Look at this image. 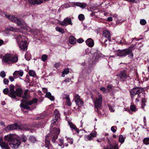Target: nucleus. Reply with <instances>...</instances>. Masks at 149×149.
Returning a JSON list of instances; mask_svg holds the SVG:
<instances>
[{
  "mask_svg": "<svg viewBox=\"0 0 149 149\" xmlns=\"http://www.w3.org/2000/svg\"><path fill=\"white\" fill-rule=\"evenodd\" d=\"M146 21L144 19H141L140 21V24L142 25H144L146 24Z\"/></svg>",
  "mask_w": 149,
  "mask_h": 149,
  "instance_id": "c03bdc74",
  "label": "nucleus"
},
{
  "mask_svg": "<svg viewBox=\"0 0 149 149\" xmlns=\"http://www.w3.org/2000/svg\"><path fill=\"white\" fill-rule=\"evenodd\" d=\"M56 30L62 33H64V29H62L59 26H56L55 28Z\"/></svg>",
  "mask_w": 149,
  "mask_h": 149,
  "instance_id": "f704fd0d",
  "label": "nucleus"
},
{
  "mask_svg": "<svg viewBox=\"0 0 149 149\" xmlns=\"http://www.w3.org/2000/svg\"><path fill=\"white\" fill-rule=\"evenodd\" d=\"M133 47H132L123 49H118L114 51L115 55L120 57H124L128 55V57L131 59L133 58L134 55L132 51Z\"/></svg>",
  "mask_w": 149,
  "mask_h": 149,
  "instance_id": "7ed1b4c3",
  "label": "nucleus"
},
{
  "mask_svg": "<svg viewBox=\"0 0 149 149\" xmlns=\"http://www.w3.org/2000/svg\"><path fill=\"white\" fill-rule=\"evenodd\" d=\"M0 75L3 78L4 77L6 76V74L4 71H2L0 73Z\"/></svg>",
  "mask_w": 149,
  "mask_h": 149,
  "instance_id": "09e8293b",
  "label": "nucleus"
},
{
  "mask_svg": "<svg viewBox=\"0 0 149 149\" xmlns=\"http://www.w3.org/2000/svg\"><path fill=\"white\" fill-rule=\"evenodd\" d=\"M29 140L32 143H34L36 141V137L34 136H31L29 138Z\"/></svg>",
  "mask_w": 149,
  "mask_h": 149,
  "instance_id": "79ce46f5",
  "label": "nucleus"
},
{
  "mask_svg": "<svg viewBox=\"0 0 149 149\" xmlns=\"http://www.w3.org/2000/svg\"><path fill=\"white\" fill-rule=\"evenodd\" d=\"M78 18L79 20L81 21H83L85 19L84 15L83 14H80L79 15Z\"/></svg>",
  "mask_w": 149,
  "mask_h": 149,
  "instance_id": "e433bc0d",
  "label": "nucleus"
},
{
  "mask_svg": "<svg viewBox=\"0 0 149 149\" xmlns=\"http://www.w3.org/2000/svg\"><path fill=\"white\" fill-rule=\"evenodd\" d=\"M27 43V41L25 40L19 42L18 45L20 49L24 51H26L28 47Z\"/></svg>",
  "mask_w": 149,
  "mask_h": 149,
  "instance_id": "9d476101",
  "label": "nucleus"
},
{
  "mask_svg": "<svg viewBox=\"0 0 149 149\" xmlns=\"http://www.w3.org/2000/svg\"><path fill=\"white\" fill-rule=\"evenodd\" d=\"M51 135H50V133L49 134H48L46 137L45 139V146L46 148H50L52 146V145L50 144L49 141L48 139V138L49 137H50L51 139H52V138H51Z\"/></svg>",
  "mask_w": 149,
  "mask_h": 149,
  "instance_id": "4468645a",
  "label": "nucleus"
},
{
  "mask_svg": "<svg viewBox=\"0 0 149 149\" xmlns=\"http://www.w3.org/2000/svg\"><path fill=\"white\" fill-rule=\"evenodd\" d=\"M130 109L131 111L135 112L136 109V107L134 104H132L130 106Z\"/></svg>",
  "mask_w": 149,
  "mask_h": 149,
  "instance_id": "58836bf2",
  "label": "nucleus"
},
{
  "mask_svg": "<svg viewBox=\"0 0 149 149\" xmlns=\"http://www.w3.org/2000/svg\"><path fill=\"white\" fill-rule=\"evenodd\" d=\"M135 0H125V1H126L128 2H130V3L132 2L134 3V2Z\"/></svg>",
  "mask_w": 149,
  "mask_h": 149,
  "instance_id": "774afa93",
  "label": "nucleus"
},
{
  "mask_svg": "<svg viewBox=\"0 0 149 149\" xmlns=\"http://www.w3.org/2000/svg\"><path fill=\"white\" fill-rule=\"evenodd\" d=\"M21 144L19 140L15 139L13 141L10 142L9 145L10 146L13 148H17Z\"/></svg>",
  "mask_w": 149,
  "mask_h": 149,
  "instance_id": "6e6552de",
  "label": "nucleus"
},
{
  "mask_svg": "<svg viewBox=\"0 0 149 149\" xmlns=\"http://www.w3.org/2000/svg\"><path fill=\"white\" fill-rule=\"evenodd\" d=\"M63 97L64 99H65L66 100V102L67 105L69 106H71V103L70 101L69 95L67 94H64L63 95Z\"/></svg>",
  "mask_w": 149,
  "mask_h": 149,
  "instance_id": "cd10ccee",
  "label": "nucleus"
},
{
  "mask_svg": "<svg viewBox=\"0 0 149 149\" xmlns=\"http://www.w3.org/2000/svg\"><path fill=\"white\" fill-rule=\"evenodd\" d=\"M125 139L122 135H120L119 136V141L121 143H124Z\"/></svg>",
  "mask_w": 149,
  "mask_h": 149,
  "instance_id": "ea45409f",
  "label": "nucleus"
},
{
  "mask_svg": "<svg viewBox=\"0 0 149 149\" xmlns=\"http://www.w3.org/2000/svg\"><path fill=\"white\" fill-rule=\"evenodd\" d=\"M117 129V127L116 126H112L111 127V130L113 133H115L116 132Z\"/></svg>",
  "mask_w": 149,
  "mask_h": 149,
  "instance_id": "49530a36",
  "label": "nucleus"
},
{
  "mask_svg": "<svg viewBox=\"0 0 149 149\" xmlns=\"http://www.w3.org/2000/svg\"><path fill=\"white\" fill-rule=\"evenodd\" d=\"M84 41V40L82 38H79L77 40V42L79 43H82Z\"/></svg>",
  "mask_w": 149,
  "mask_h": 149,
  "instance_id": "603ef678",
  "label": "nucleus"
},
{
  "mask_svg": "<svg viewBox=\"0 0 149 149\" xmlns=\"http://www.w3.org/2000/svg\"><path fill=\"white\" fill-rule=\"evenodd\" d=\"M7 129L8 130H12L15 129L20 130L21 129V126L17 123H14L7 127Z\"/></svg>",
  "mask_w": 149,
  "mask_h": 149,
  "instance_id": "f8f14e48",
  "label": "nucleus"
},
{
  "mask_svg": "<svg viewBox=\"0 0 149 149\" xmlns=\"http://www.w3.org/2000/svg\"><path fill=\"white\" fill-rule=\"evenodd\" d=\"M75 100L76 99V100H78V99H80V96H79V95L78 94H76L75 96Z\"/></svg>",
  "mask_w": 149,
  "mask_h": 149,
  "instance_id": "e2e57ef3",
  "label": "nucleus"
},
{
  "mask_svg": "<svg viewBox=\"0 0 149 149\" xmlns=\"http://www.w3.org/2000/svg\"><path fill=\"white\" fill-rule=\"evenodd\" d=\"M3 93L5 95H8L10 97L9 95L10 93V90H9L8 88H7L4 89L3 91Z\"/></svg>",
  "mask_w": 149,
  "mask_h": 149,
  "instance_id": "c9c22d12",
  "label": "nucleus"
},
{
  "mask_svg": "<svg viewBox=\"0 0 149 149\" xmlns=\"http://www.w3.org/2000/svg\"><path fill=\"white\" fill-rule=\"evenodd\" d=\"M8 29H9V30L10 31H12L13 32H15V28L13 27H10Z\"/></svg>",
  "mask_w": 149,
  "mask_h": 149,
  "instance_id": "bf43d9fd",
  "label": "nucleus"
},
{
  "mask_svg": "<svg viewBox=\"0 0 149 149\" xmlns=\"http://www.w3.org/2000/svg\"><path fill=\"white\" fill-rule=\"evenodd\" d=\"M44 118V116L43 115H41L37 118V119L39 120H40L41 119L43 118Z\"/></svg>",
  "mask_w": 149,
  "mask_h": 149,
  "instance_id": "5fc2aeb1",
  "label": "nucleus"
},
{
  "mask_svg": "<svg viewBox=\"0 0 149 149\" xmlns=\"http://www.w3.org/2000/svg\"><path fill=\"white\" fill-rule=\"evenodd\" d=\"M38 101V100L36 98H34L33 100L28 101L22 100L21 102H23L21 103L20 106L21 107L23 108L24 109L31 111L32 109L29 107V105H31L33 104L37 103Z\"/></svg>",
  "mask_w": 149,
  "mask_h": 149,
  "instance_id": "20e7f679",
  "label": "nucleus"
},
{
  "mask_svg": "<svg viewBox=\"0 0 149 149\" xmlns=\"http://www.w3.org/2000/svg\"><path fill=\"white\" fill-rule=\"evenodd\" d=\"M29 74L30 76L32 77H34L35 75L36 74L35 72L32 70H30L29 72Z\"/></svg>",
  "mask_w": 149,
  "mask_h": 149,
  "instance_id": "a18cd8bd",
  "label": "nucleus"
},
{
  "mask_svg": "<svg viewBox=\"0 0 149 149\" xmlns=\"http://www.w3.org/2000/svg\"><path fill=\"white\" fill-rule=\"evenodd\" d=\"M10 20L12 22L16 23L18 25L21 26L22 25V22L20 20L14 16H11Z\"/></svg>",
  "mask_w": 149,
  "mask_h": 149,
  "instance_id": "ddd939ff",
  "label": "nucleus"
},
{
  "mask_svg": "<svg viewBox=\"0 0 149 149\" xmlns=\"http://www.w3.org/2000/svg\"><path fill=\"white\" fill-rule=\"evenodd\" d=\"M109 146L110 149H118V146L117 145L113 146L111 144H110Z\"/></svg>",
  "mask_w": 149,
  "mask_h": 149,
  "instance_id": "a19ab883",
  "label": "nucleus"
},
{
  "mask_svg": "<svg viewBox=\"0 0 149 149\" xmlns=\"http://www.w3.org/2000/svg\"><path fill=\"white\" fill-rule=\"evenodd\" d=\"M102 35L103 37L107 38L109 41H111V34L109 31L107 30H104Z\"/></svg>",
  "mask_w": 149,
  "mask_h": 149,
  "instance_id": "f3484780",
  "label": "nucleus"
},
{
  "mask_svg": "<svg viewBox=\"0 0 149 149\" xmlns=\"http://www.w3.org/2000/svg\"><path fill=\"white\" fill-rule=\"evenodd\" d=\"M15 78H14V76L12 77V76H10L9 77V79L10 81L11 82L13 81H14Z\"/></svg>",
  "mask_w": 149,
  "mask_h": 149,
  "instance_id": "680f3d73",
  "label": "nucleus"
},
{
  "mask_svg": "<svg viewBox=\"0 0 149 149\" xmlns=\"http://www.w3.org/2000/svg\"><path fill=\"white\" fill-rule=\"evenodd\" d=\"M125 110L126 111H127V112L129 113L130 114H132V112L131 111L129 108H124Z\"/></svg>",
  "mask_w": 149,
  "mask_h": 149,
  "instance_id": "4d7b16f0",
  "label": "nucleus"
},
{
  "mask_svg": "<svg viewBox=\"0 0 149 149\" xmlns=\"http://www.w3.org/2000/svg\"><path fill=\"white\" fill-rule=\"evenodd\" d=\"M69 41L70 44L74 45L75 44L76 42V39L73 36H70L69 38Z\"/></svg>",
  "mask_w": 149,
  "mask_h": 149,
  "instance_id": "5701e85b",
  "label": "nucleus"
},
{
  "mask_svg": "<svg viewBox=\"0 0 149 149\" xmlns=\"http://www.w3.org/2000/svg\"><path fill=\"white\" fill-rule=\"evenodd\" d=\"M60 113L59 111L56 109L54 112V117L53 118H55L56 119V121L58 120V118L60 116Z\"/></svg>",
  "mask_w": 149,
  "mask_h": 149,
  "instance_id": "a878e982",
  "label": "nucleus"
},
{
  "mask_svg": "<svg viewBox=\"0 0 149 149\" xmlns=\"http://www.w3.org/2000/svg\"><path fill=\"white\" fill-rule=\"evenodd\" d=\"M71 80L69 78H67L66 79H65L64 81H63V82H65L66 83L69 82H70V81Z\"/></svg>",
  "mask_w": 149,
  "mask_h": 149,
  "instance_id": "052dcab7",
  "label": "nucleus"
},
{
  "mask_svg": "<svg viewBox=\"0 0 149 149\" xmlns=\"http://www.w3.org/2000/svg\"><path fill=\"white\" fill-rule=\"evenodd\" d=\"M107 20L109 22H111L113 20V18L111 17H109L107 18Z\"/></svg>",
  "mask_w": 149,
  "mask_h": 149,
  "instance_id": "0e129e2a",
  "label": "nucleus"
},
{
  "mask_svg": "<svg viewBox=\"0 0 149 149\" xmlns=\"http://www.w3.org/2000/svg\"><path fill=\"white\" fill-rule=\"evenodd\" d=\"M45 97L49 98L51 101H54V97L52 95L50 92H47Z\"/></svg>",
  "mask_w": 149,
  "mask_h": 149,
  "instance_id": "c85d7f7f",
  "label": "nucleus"
},
{
  "mask_svg": "<svg viewBox=\"0 0 149 149\" xmlns=\"http://www.w3.org/2000/svg\"><path fill=\"white\" fill-rule=\"evenodd\" d=\"M147 101L145 97L142 98L141 101V108L144 109V107L146 105V102Z\"/></svg>",
  "mask_w": 149,
  "mask_h": 149,
  "instance_id": "c756f323",
  "label": "nucleus"
},
{
  "mask_svg": "<svg viewBox=\"0 0 149 149\" xmlns=\"http://www.w3.org/2000/svg\"><path fill=\"white\" fill-rule=\"evenodd\" d=\"M9 82L8 80V79L4 78L3 79V82L6 85H7Z\"/></svg>",
  "mask_w": 149,
  "mask_h": 149,
  "instance_id": "3c124183",
  "label": "nucleus"
},
{
  "mask_svg": "<svg viewBox=\"0 0 149 149\" xmlns=\"http://www.w3.org/2000/svg\"><path fill=\"white\" fill-rule=\"evenodd\" d=\"M144 88L142 87L135 86L130 91V95L132 100L133 99V97L136 95L140 94L141 93H145Z\"/></svg>",
  "mask_w": 149,
  "mask_h": 149,
  "instance_id": "423d86ee",
  "label": "nucleus"
},
{
  "mask_svg": "<svg viewBox=\"0 0 149 149\" xmlns=\"http://www.w3.org/2000/svg\"><path fill=\"white\" fill-rule=\"evenodd\" d=\"M19 139H20V140H19V141L21 143V142H25L27 140V138L26 137V136L23 134V135H22L20 138H19Z\"/></svg>",
  "mask_w": 149,
  "mask_h": 149,
  "instance_id": "7c9ffc66",
  "label": "nucleus"
},
{
  "mask_svg": "<svg viewBox=\"0 0 149 149\" xmlns=\"http://www.w3.org/2000/svg\"><path fill=\"white\" fill-rule=\"evenodd\" d=\"M143 143L146 145L149 144V138H145L143 140Z\"/></svg>",
  "mask_w": 149,
  "mask_h": 149,
  "instance_id": "4c0bfd02",
  "label": "nucleus"
},
{
  "mask_svg": "<svg viewBox=\"0 0 149 149\" xmlns=\"http://www.w3.org/2000/svg\"><path fill=\"white\" fill-rule=\"evenodd\" d=\"M97 135V132L95 131L93 133H91L89 135L85 136V139L86 141L91 140L93 137H96Z\"/></svg>",
  "mask_w": 149,
  "mask_h": 149,
  "instance_id": "2eb2a0df",
  "label": "nucleus"
},
{
  "mask_svg": "<svg viewBox=\"0 0 149 149\" xmlns=\"http://www.w3.org/2000/svg\"><path fill=\"white\" fill-rule=\"evenodd\" d=\"M42 125V123L41 122L34 123H33V126L38 128L41 127Z\"/></svg>",
  "mask_w": 149,
  "mask_h": 149,
  "instance_id": "2f4dec72",
  "label": "nucleus"
},
{
  "mask_svg": "<svg viewBox=\"0 0 149 149\" xmlns=\"http://www.w3.org/2000/svg\"><path fill=\"white\" fill-rule=\"evenodd\" d=\"M73 4L74 6L79 7L82 9L84 8L87 6V4L84 3L74 2Z\"/></svg>",
  "mask_w": 149,
  "mask_h": 149,
  "instance_id": "4be33fe9",
  "label": "nucleus"
},
{
  "mask_svg": "<svg viewBox=\"0 0 149 149\" xmlns=\"http://www.w3.org/2000/svg\"><path fill=\"white\" fill-rule=\"evenodd\" d=\"M86 43L87 45L89 47H92L94 44L93 40L91 38H89L86 41Z\"/></svg>",
  "mask_w": 149,
  "mask_h": 149,
  "instance_id": "6ab92c4d",
  "label": "nucleus"
},
{
  "mask_svg": "<svg viewBox=\"0 0 149 149\" xmlns=\"http://www.w3.org/2000/svg\"><path fill=\"white\" fill-rule=\"evenodd\" d=\"M9 88L10 97L13 100H19V98L17 97H21L22 94L23 93V91L21 86L18 84H16L15 86L11 84L9 86Z\"/></svg>",
  "mask_w": 149,
  "mask_h": 149,
  "instance_id": "f257e3e1",
  "label": "nucleus"
},
{
  "mask_svg": "<svg viewBox=\"0 0 149 149\" xmlns=\"http://www.w3.org/2000/svg\"><path fill=\"white\" fill-rule=\"evenodd\" d=\"M29 4L32 5L39 4L42 2V0H28Z\"/></svg>",
  "mask_w": 149,
  "mask_h": 149,
  "instance_id": "412c9836",
  "label": "nucleus"
},
{
  "mask_svg": "<svg viewBox=\"0 0 149 149\" xmlns=\"http://www.w3.org/2000/svg\"><path fill=\"white\" fill-rule=\"evenodd\" d=\"M4 44L3 41L1 39H0V46H1L3 44Z\"/></svg>",
  "mask_w": 149,
  "mask_h": 149,
  "instance_id": "69168bd1",
  "label": "nucleus"
},
{
  "mask_svg": "<svg viewBox=\"0 0 149 149\" xmlns=\"http://www.w3.org/2000/svg\"><path fill=\"white\" fill-rule=\"evenodd\" d=\"M15 139L13 138L12 135L11 134L6 136L4 137L5 140L7 141L8 142H11Z\"/></svg>",
  "mask_w": 149,
  "mask_h": 149,
  "instance_id": "b1692460",
  "label": "nucleus"
},
{
  "mask_svg": "<svg viewBox=\"0 0 149 149\" xmlns=\"http://www.w3.org/2000/svg\"><path fill=\"white\" fill-rule=\"evenodd\" d=\"M29 91V89H27L25 90L24 92L23 91V95L22 94V97H21L22 98V100H28L29 97V95H28V92Z\"/></svg>",
  "mask_w": 149,
  "mask_h": 149,
  "instance_id": "a211bd4d",
  "label": "nucleus"
},
{
  "mask_svg": "<svg viewBox=\"0 0 149 149\" xmlns=\"http://www.w3.org/2000/svg\"><path fill=\"white\" fill-rule=\"evenodd\" d=\"M0 146L2 149H10L8 143L6 142H2V143H0Z\"/></svg>",
  "mask_w": 149,
  "mask_h": 149,
  "instance_id": "393cba45",
  "label": "nucleus"
},
{
  "mask_svg": "<svg viewBox=\"0 0 149 149\" xmlns=\"http://www.w3.org/2000/svg\"><path fill=\"white\" fill-rule=\"evenodd\" d=\"M75 103L78 106L79 105V103H80V104L81 105H83L84 104L82 100L80 99H78V100H75Z\"/></svg>",
  "mask_w": 149,
  "mask_h": 149,
  "instance_id": "72a5a7b5",
  "label": "nucleus"
},
{
  "mask_svg": "<svg viewBox=\"0 0 149 149\" xmlns=\"http://www.w3.org/2000/svg\"><path fill=\"white\" fill-rule=\"evenodd\" d=\"M24 74L23 71L21 70H19V71H15L13 73L14 77L15 79H16L20 77H22Z\"/></svg>",
  "mask_w": 149,
  "mask_h": 149,
  "instance_id": "dca6fc26",
  "label": "nucleus"
},
{
  "mask_svg": "<svg viewBox=\"0 0 149 149\" xmlns=\"http://www.w3.org/2000/svg\"><path fill=\"white\" fill-rule=\"evenodd\" d=\"M60 65V63H58L55 64L54 65V67L56 69L59 68Z\"/></svg>",
  "mask_w": 149,
  "mask_h": 149,
  "instance_id": "864d4df0",
  "label": "nucleus"
},
{
  "mask_svg": "<svg viewBox=\"0 0 149 149\" xmlns=\"http://www.w3.org/2000/svg\"><path fill=\"white\" fill-rule=\"evenodd\" d=\"M5 16L7 18H8L9 19H10V18H11V16L9 15H7V14L5 15Z\"/></svg>",
  "mask_w": 149,
  "mask_h": 149,
  "instance_id": "338daca9",
  "label": "nucleus"
},
{
  "mask_svg": "<svg viewBox=\"0 0 149 149\" xmlns=\"http://www.w3.org/2000/svg\"><path fill=\"white\" fill-rule=\"evenodd\" d=\"M100 89L102 91H103L104 93H107V92H106V89L104 87H102L101 88H100Z\"/></svg>",
  "mask_w": 149,
  "mask_h": 149,
  "instance_id": "6e6d98bb",
  "label": "nucleus"
},
{
  "mask_svg": "<svg viewBox=\"0 0 149 149\" xmlns=\"http://www.w3.org/2000/svg\"><path fill=\"white\" fill-rule=\"evenodd\" d=\"M118 76L119 80L122 82L126 81L127 77H129V75L127 74V71L126 70L120 71Z\"/></svg>",
  "mask_w": 149,
  "mask_h": 149,
  "instance_id": "0eeeda50",
  "label": "nucleus"
},
{
  "mask_svg": "<svg viewBox=\"0 0 149 149\" xmlns=\"http://www.w3.org/2000/svg\"><path fill=\"white\" fill-rule=\"evenodd\" d=\"M69 124L70 127L72 130H74L77 133H79V129L77 128L75 125L71 122L69 123Z\"/></svg>",
  "mask_w": 149,
  "mask_h": 149,
  "instance_id": "bb28decb",
  "label": "nucleus"
},
{
  "mask_svg": "<svg viewBox=\"0 0 149 149\" xmlns=\"http://www.w3.org/2000/svg\"><path fill=\"white\" fill-rule=\"evenodd\" d=\"M56 120L55 118H53L51 121V126L53 127L50 133L51 138H52V141L53 143H55L56 140L57 139L60 132V130L58 128L59 126L58 125V120L56 121Z\"/></svg>",
  "mask_w": 149,
  "mask_h": 149,
  "instance_id": "f03ea898",
  "label": "nucleus"
},
{
  "mask_svg": "<svg viewBox=\"0 0 149 149\" xmlns=\"http://www.w3.org/2000/svg\"><path fill=\"white\" fill-rule=\"evenodd\" d=\"M102 97L101 95H98V98L96 99L95 102V107L97 109H98L101 105L102 102Z\"/></svg>",
  "mask_w": 149,
  "mask_h": 149,
  "instance_id": "1a4fd4ad",
  "label": "nucleus"
},
{
  "mask_svg": "<svg viewBox=\"0 0 149 149\" xmlns=\"http://www.w3.org/2000/svg\"><path fill=\"white\" fill-rule=\"evenodd\" d=\"M69 70L68 68H65L63 72L65 74H68L69 73Z\"/></svg>",
  "mask_w": 149,
  "mask_h": 149,
  "instance_id": "de8ad7c7",
  "label": "nucleus"
},
{
  "mask_svg": "<svg viewBox=\"0 0 149 149\" xmlns=\"http://www.w3.org/2000/svg\"><path fill=\"white\" fill-rule=\"evenodd\" d=\"M59 24L63 26H66L68 24L72 25L71 18L68 17L65 18L62 22L59 23Z\"/></svg>",
  "mask_w": 149,
  "mask_h": 149,
  "instance_id": "9b49d317",
  "label": "nucleus"
},
{
  "mask_svg": "<svg viewBox=\"0 0 149 149\" xmlns=\"http://www.w3.org/2000/svg\"><path fill=\"white\" fill-rule=\"evenodd\" d=\"M112 86L111 85H109L107 86V88L108 90V92H109L110 91V89H112Z\"/></svg>",
  "mask_w": 149,
  "mask_h": 149,
  "instance_id": "8fccbe9b",
  "label": "nucleus"
},
{
  "mask_svg": "<svg viewBox=\"0 0 149 149\" xmlns=\"http://www.w3.org/2000/svg\"><path fill=\"white\" fill-rule=\"evenodd\" d=\"M41 58L42 60L43 61H45L47 59V56L46 55L43 54Z\"/></svg>",
  "mask_w": 149,
  "mask_h": 149,
  "instance_id": "37998d69",
  "label": "nucleus"
},
{
  "mask_svg": "<svg viewBox=\"0 0 149 149\" xmlns=\"http://www.w3.org/2000/svg\"><path fill=\"white\" fill-rule=\"evenodd\" d=\"M18 57L17 56H12L10 54H6L3 57V61L4 62L10 64L16 63L18 61Z\"/></svg>",
  "mask_w": 149,
  "mask_h": 149,
  "instance_id": "39448f33",
  "label": "nucleus"
},
{
  "mask_svg": "<svg viewBox=\"0 0 149 149\" xmlns=\"http://www.w3.org/2000/svg\"><path fill=\"white\" fill-rule=\"evenodd\" d=\"M31 130V128H29L28 126L27 125H22L21 126V129L20 130H25V131H29Z\"/></svg>",
  "mask_w": 149,
  "mask_h": 149,
  "instance_id": "473e14b6",
  "label": "nucleus"
},
{
  "mask_svg": "<svg viewBox=\"0 0 149 149\" xmlns=\"http://www.w3.org/2000/svg\"><path fill=\"white\" fill-rule=\"evenodd\" d=\"M91 51L89 49H86L85 51V53L86 54H88Z\"/></svg>",
  "mask_w": 149,
  "mask_h": 149,
  "instance_id": "13d9d810",
  "label": "nucleus"
},
{
  "mask_svg": "<svg viewBox=\"0 0 149 149\" xmlns=\"http://www.w3.org/2000/svg\"><path fill=\"white\" fill-rule=\"evenodd\" d=\"M91 53L92 54H96V57L97 58H99L101 56V54L99 53V52L98 51V49L97 48H92L91 50Z\"/></svg>",
  "mask_w": 149,
  "mask_h": 149,
  "instance_id": "aec40b11",
  "label": "nucleus"
}]
</instances>
